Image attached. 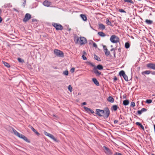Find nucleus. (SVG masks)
Listing matches in <instances>:
<instances>
[{
    "label": "nucleus",
    "mask_w": 155,
    "mask_h": 155,
    "mask_svg": "<svg viewBox=\"0 0 155 155\" xmlns=\"http://www.w3.org/2000/svg\"><path fill=\"white\" fill-rule=\"evenodd\" d=\"M146 23L148 25H150L153 23V21L151 20L146 19L145 21Z\"/></svg>",
    "instance_id": "obj_25"
},
{
    "label": "nucleus",
    "mask_w": 155,
    "mask_h": 155,
    "mask_svg": "<svg viewBox=\"0 0 155 155\" xmlns=\"http://www.w3.org/2000/svg\"><path fill=\"white\" fill-rule=\"evenodd\" d=\"M35 19H32V21H35Z\"/></svg>",
    "instance_id": "obj_57"
},
{
    "label": "nucleus",
    "mask_w": 155,
    "mask_h": 155,
    "mask_svg": "<svg viewBox=\"0 0 155 155\" xmlns=\"http://www.w3.org/2000/svg\"><path fill=\"white\" fill-rule=\"evenodd\" d=\"M104 149L105 153L107 155H111L112 154V152L108 148L105 146H104Z\"/></svg>",
    "instance_id": "obj_7"
},
{
    "label": "nucleus",
    "mask_w": 155,
    "mask_h": 155,
    "mask_svg": "<svg viewBox=\"0 0 155 155\" xmlns=\"http://www.w3.org/2000/svg\"><path fill=\"white\" fill-rule=\"evenodd\" d=\"M3 63L5 66L7 67V68H9L10 67V65L8 63L5 61H3Z\"/></svg>",
    "instance_id": "obj_27"
},
{
    "label": "nucleus",
    "mask_w": 155,
    "mask_h": 155,
    "mask_svg": "<svg viewBox=\"0 0 155 155\" xmlns=\"http://www.w3.org/2000/svg\"><path fill=\"white\" fill-rule=\"evenodd\" d=\"M152 102V100L151 99L147 100L146 101V102L148 104L151 103Z\"/></svg>",
    "instance_id": "obj_34"
},
{
    "label": "nucleus",
    "mask_w": 155,
    "mask_h": 155,
    "mask_svg": "<svg viewBox=\"0 0 155 155\" xmlns=\"http://www.w3.org/2000/svg\"><path fill=\"white\" fill-rule=\"evenodd\" d=\"M94 58L95 59L97 60L98 61H100V58H99L97 55H94Z\"/></svg>",
    "instance_id": "obj_33"
},
{
    "label": "nucleus",
    "mask_w": 155,
    "mask_h": 155,
    "mask_svg": "<svg viewBox=\"0 0 155 155\" xmlns=\"http://www.w3.org/2000/svg\"><path fill=\"white\" fill-rule=\"evenodd\" d=\"M104 51L105 53V54L106 56H108L110 54V52L107 49V48H106V46H104Z\"/></svg>",
    "instance_id": "obj_14"
},
{
    "label": "nucleus",
    "mask_w": 155,
    "mask_h": 155,
    "mask_svg": "<svg viewBox=\"0 0 155 155\" xmlns=\"http://www.w3.org/2000/svg\"><path fill=\"white\" fill-rule=\"evenodd\" d=\"M142 113V111H141V110H138L137 111V113L139 115L141 114Z\"/></svg>",
    "instance_id": "obj_46"
},
{
    "label": "nucleus",
    "mask_w": 155,
    "mask_h": 155,
    "mask_svg": "<svg viewBox=\"0 0 155 155\" xmlns=\"http://www.w3.org/2000/svg\"><path fill=\"white\" fill-rule=\"evenodd\" d=\"M98 34L101 37H104L106 36V34L104 33L102 31L99 32L98 33Z\"/></svg>",
    "instance_id": "obj_18"
},
{
    "label": "nucleus",
    "mask_w": 155,
    "mask_h": 155,
    "mask_svg": "<svg viewBox=\"0 0 155 155\" xmlns=\"http://www.w3.org/2000/svg\"><path fill=\"white\" fill-rule=\"evenodd\" d=\"M125 74L124 71H121L119 72V75L120 76H122L123 77Z\"/></svg>",
    "instance_id": "obj_28"
},
{
    "label": "nucleus",
    "mask_w": 155,
    "mask_h": 155,
    "mask_svg": "<svg viewBox=\"0 0 155 155\" xmlns=\"http://www.w3.org/2000/svg\"><path fill=\"white\" fill-rule=\"evenodd\" d=\"M153 96H155V95L154 94H153Z\"/></svg>",
    "instance_id": "obj_62"
},
{
    "label": "nucleus",
    "mask_w": 155,
    "mask_h": 155,
    "mask_svg": "<svg viewBox=\"0 0 155 155\" xmlns=\"http://www.w3.org/2000/svg\"><path fill=\"white\" fill-rule=\"evenodd\" d=\"M86 104V103L85 102H84L82 103L83 105H85Z\"/></svg>",
    "instance_id": "obj_54"
},
{
    "label": "nucleus",
    "mask_w": 155,
    "mask_h": 155,
    "mask_svg": "<svg viewBox=\"0 0 155 155\" xmlns=\"http://www.w3.org/2000/svg\"><path fill=\"white\" fill-rule=\"evenodd\" d=\"M107 100L108 101L111 103H113L114 101V99L111 96H109Z\"/></svg>",
    "instance_id": "obj_17"
},
{
    "label": "nucleus",
    "mask_w": 155,
    "mask_h": 155,
    "mask_svg": "<svg viewBox=\"0 0 155 155\" xmlns=\"http://www.w3.org/2000/svg\"><path fill=\"white\" fill-rule=\"evenodd\" d=\"M68 89L71 92L72 91V88L71 85H69L68 87Z\"/></svg>",
    "instance_id": "obj_32"
},
{
    "label": "nucleus",
    "mask_w": 155,
    "mask_h": 155,
    "mask_svg": "<svg viewBox=\"0 0 155 155\" xmlns=\"http://www.w3.org/2000/svg\"><path fill=\"white\" fill-rule=\"evenodd\" d=\"M92 80L94 84L97 86H98L99 85V83L96 78H93L92 79Z\"/></svg>",
    "instance_id": "obj_15"
},
{
    "label": "nucleus",
    "mask_w": 155,
    "mask_h": 155,
    "mask_svg": "<svg viewBox=\"0 0 155 155\" xmlns=\"http://www.w3.org/2000/svg\"><path fill=\"white\" fill-rule=\"evenodd\" d=\"M80 16L82 19L84 21H86L87 19V17L84 15L81 14L80 15Z\"/></svg>",
    "instance_id": "obj_19"
},
{
    "label": "nucleus",
    "mask_w": 155,
    "mask_h": 155,
    "mask_svg": "<svg viewBox=\"0 0 155 155\" xmlns=\"http://www.w3.org/2000/svg\"><path fill=\"white\" fill-rule=\"evenodd\" d=\"M129 102L128 100H126L123 101V104L125 106L128 105L129 104Z\"/></svg>",
    "instance_id": "obj_23"
},
{
    "label": "nucleus",
    "mask_w": 155,
    "mask_h": 155,
    "mask_svg": "<svg viewBox=\"0 0 155 155\" xmlns=\"http://www.w3.org/2000/svg\"><path fill=\"white\" fill-rule=\"evenodd\" d=\"M118 122V120H115L114 121V123L115 124H116Z\"/></svg>",
    "instance_id": "obj_51"
},
{
    "label": "nucleus",
    "mask_w": 155,
    "mask_h": 155,
    "mask_svg": "<svg viewBox=\"0 0 155 155\" xmlns=\"http://www.w3.org/2000/svg\"><path fill=\"white\" fill-rule=\"evenodd\" d=\"M114 81H116L117 80V78L116 76H115L114 78Z\"/></svg>",
    "instance_id": "obj_50"
},
{
    "label": "nucleus",
    "mask_w": 155,
    "mask_h": 155,
    "mask_svg": "<svg viewBox=\"0 0 155 155\" xmlns=\"http://www.w3.org/2000/svg\"><path fill=\"white\" fill-rule=\"evenodd\" d=\"M88 63L89 65L91 66L92 67H95L93 63L91 62H89Z\"/></svg>",
    "instance_id": "obj_43"
},
{
    "label": "nucleus",
    "mask_w": 155,
    "mask_h": 155,
    "mask_svg": "<svg viewBox=\"0 0 155 155\" xmlns=\"http://www.w3.org/2000/svg\"><path fill=\"white\" fill-rule=\"evenodd\" d=\"M84 107V108L85 109V110L87 112V111H88V110H89V108H88L86 107Z\"/></svg>",
    "instance_id": "obj_41"
},
{
    "label": "nucleus",
    "mask_w": 155,
    "mask_h": 155,
    "mask_svg": "<svg viewBox=\"0 0 155 155\" xmlns=\"http://www.w3.org/2000/svg\"><path fill=\"white\" fill-rule=\"evenodd\" d=\"M119 11L121 12L126 13V12L123 9H121L119 10Z\"/></svg>",
    "instance_id": "obj_40"
},
{
    "label": "nucleus",
    "mask_w": 155,
    "mask_h": 155,
    "mask_svg": "<svg viewBox=\"0 0 155 155\" xmlns=\"http://www.w3.org/2000/svg\"><path fill=\"white\" fill-rule=\"evenodd\" d=\"M114 57H115L116 56H115V51H114Z\"/></svg>",
    "instance_id": "obj_55"
},
{
    "label": "nucleus",
    "mask_w": 155,
    "mask_h": 155,
    "mask_svg": "<svg viewBox=\"0 0 155 155\" xmlns=\"http://www.w3.org/2000/svg\"><path fill=\"white\" fill-rule=\"evenodd\" d=\"M135 103L134 102H132L131 104V106L132 107H134L135 106Z\"/></svg>",
    "instance_id": "obj_37"
},
{
    "label": "nucleus",
    "mask_w": 155,
    "mask_h": 155,
    "mask_svg": "<svg viewBox=\"0 0 155 155\" xmlns=\"http://www.w3.org/2000/svg\"><path fill=\"white\" fill-rule=\"evenodd\" d=\"M93 46L95 48H97V45L96 43L95 42H93Z\"/></svg>",
    "instance_id": "obj_42"
},
{
    "label": "nucleus",
    "mask_w": 155,
    "mask_h": 155,
    "mask_svg": "<svg viewBox=\"0 0 155 155\" xmlns=\"http://www.w3.org/2000/svg\"><path fill=\"white\" fill-rule=\"evenodd\" d=\"M90 110V108H89V110H88V111H87V112H89V111H90L89 110Z\"/></svg>",
    "instance_id": "obj_58"
},
{
    "label": "nucleus",
    "mask_w": 155,
    "mask_h": 155,
    "mask_svg": "<svg viewBox=\"0 0 155 155\" xmlns=\"http://www.w3.org/2000/svg\"><path fill=\"white\" fill-rule=\"evenodd\" d=\"M151 72H152L150 71L147 70L142 72V74L143 75H144V74H149Z\"/></svg>",
    "instance_id": "obj_21"
},
{
    "label": "nucleus",
    "mask_w": 155,
    "mask_h": 155,
    "mask_svg": "<svg viewBox=\"0 0 155 155\" xmlns=\"http://www.w3.org/2000/svg\"><path fill=\"white\" fill-rule=\"evenodd\" d=\"M84 54H86V53L85 52H84Z\"/></svg>",
    "instance_id": "obj_60"
},
{
    "label": "nucleus",
    "mask_w": 155,
    "mask_h": 155,
    "mask_svg": "<svg viewBox=\"0 0 155 155\" xmlns=\"http://www.w3.org/2000/svg\"><path fill=\"white\" fill-rule=\"evenodd\" d=\"M89 111V112H90L92 114H93L94 113V111L90 109V110Z\"/></svg>",
    "instance_id": "obj_47"
},
{
    "label": "nucleus",
    "mask_w": 155,
    "mask_h": 155,
    "mask_svg": "<svg viewBox=\"0 0 155 155\" xmlns=\"http://www.w3.org/2000/svg\"><path fill=\"white\" fill-rule=\"evenodd\" d=\"M34 132L35 133L38 135H40L39 133L36 130V131H35Z\"/></svg>",
    "instance_id": "obj_48"
},
{
    "label": "nucleus",
    "mask_w": 155,
    "mask_h": 155,
    "mask_svg": "<svg viewBox=\"0 0 155 155\" xmlns=\"http://www.w3.org/2000/svg\"><path fill=\"white\" fill-rule=\"evenodd\" d=\"M44 134L45 135L48 136V137H50V138H51L54 141H57L56 139L54 137V136L53 135H52L51 134L47 132L46 131H45L44 132Z\"/></svg>",
    "instance_id": "obj_9"
},
{
    "label": "nucleus",
    "mask_w": 155,
    "mask_h": 155,
    "mask_svg": "<svg viewBox=\"0 0 155 155\" xmlns=\"http://www.w3.org/2000/svg\"><path fill=\"white\" fill-rule=\"evenodd\" d=\"M152 74H155V71H153V72L152 73Z\"/></svg>",
    "instance_id": "obj_56"
},
{
    "label": "nucleus",
    "mask_w": 155,
    "mask_h": 155,
    "mask_svg": "<svg viewBox=\"0 0 155 155\" xmlns=\"http://www.w3.org/2000/svg\"><path fill=\"white\" fill-rule=\"evenodd\" d=\"M29 127H30L31 129L34 132L36 131V130L32 126H31L30 125L29 126Z\"/></svg>",
    "instance_id": "obj_36"
},
{
    "label": "nucleus",
    "mask_w": 155,
    "mask_h": 155,
    "mask_svg": "<svg viewBox=\"0 0 155 155\" xmlns=\"http://www.w3.org/2000/svg\"><path fill=\"white\" fill-rule=\"evenodd\" d=\"M96 114L100 116H103V115L104 113V111L103 110H101L100 109L96 110Z\"/></svg>",
    "instance_id": "obj_11"
},
{
    "label": "nucleus",
    "mask_w": 155,
    "mask_h": 155,
    "mask_svg": "<svg viewBox=\"0 0 155 155\" xmlns=\"http://www.w3.org/2000/svg\"><path fill=\"white\" fill-rule=\"evenodd\" d=\"M52 25L57 30H62L63 29V27L59 24L54 22L52 23Z\"/></svg>",
    "instance_id": "obj_5"
},
{
    "label": "nucleus",
    "mask_w": 155,
    "mask_h": 155,
    "mask_svg": "<svg viewBox=\"0 0 155 155\" xmlns=\"http://www.w3.org/2000/svg\"><path fill=\"white\" fill-rule=\"evenodd\" d=\"M112 109L114 111H116L118 107L116 105H114L112 106Z\"/></svg>",
    "instance_id": "obj_26"
},
{
    "label": "nucleus",
    "mask_w": 155,
    "mask_h": 155,
    "mask_svg": "<svg viewBox=\"0 0 155 155\" xmlns=\"http://www.w3.org/2000/svg\"><path fill=\"white\" fill-rule=\"evenodd\" d=\"M136 124L138 125V126H140V127L143 130H144V127H143V125L140 123V122H136Z\"/></svg>",
    "instance_id": "obj_20"
},
{
    "label": "nucleus",
    "mask_w": 155,
    "mask_h": 155,
    "mask_svg": "<svg viewBox=\"0 0 155 155\" xmlns=\"http://www.w3.org/2000/svg\"><path fill=\"white\" fill-rule=\"evenodd\" d=\"M111 51H113L114 50V49L113 48H112L111 49Z\"/></svg>",
    "instance_id": "obj_59"
},
{
    "label": "nucleus",
    "mask_w": 155,
    "mask_h": 155,
    "mask_svg": "<svg viewBox=\"0 0 155 155\" xmlns=\"http://www.w3.org/2000/svg\"><path fill=\"white\" fill-rule=\"evenodd\" d=\"M147 66L148 68L155 70V64L151 63H149L147 64Z\"/></svg>",
    "instance_id": "obj_12"
},
{
    "label": "nucleus",
    "mask_w": 155,
    "mask_h": 155,
    "mask_svg": "<svg viewBox=\"0 0 155 155\" xmlns=\"http://www.w3.org/2000/svg\"><path fill=\"white\" fill-rule=\"evenodd\" d=\"M34 132L35 133L38 135H40L39 133L36 130V131H35Z\"/></svg>",
    "instance_id": "obj_49"
},
{
    "label": "nucleus",
    "mask_w": 155,
    "mask_h": 155,
    "mask_svg": "<svg viewBox=\"0 0 155 155\" xmlns=\"http://www.w3.org/2000/svg\"><path fill=\"white\" fill-rule=\"evenodd\" d=\"M77 43H80L81 45L84 44L87 42L86 38L84 37L78 38L77 39Z\"/></svg>",
    "instance_id": "obj_2"
},
{
    "label": "nucleus",
    "mask_w": 155,
    "mask_h": 155,
    "mask_svg": "<svg viewBox=\"0 0 155 155\" xmlns=\"http://www.w3.org/2000/svg\"><path fill=\"white\" fill-rule=\"evenodd\" d=\"M104 111V113L103 114V116L104 118H107L110 115V110L108 108H106Z\"/></svg>",
    "instance_id": "obj_6"
},
{
    "label": "nucleus",
    "mask_w": 155,
    "mask_h": 155,
    "mask_svg": "<svg viewBox=\"0 0 155 155\" xmlns=\"http://www.w3.org/2000/svg\"><path fill=\"white\" fill-rule=\"evenodd\" d=\"M75 70V68H72L71 69L70 71L71 73H73Z\"/></svg>",
    "instance_id": "obj_39"
},
{
    "label": "nucleus",
    "mask_w": 155,
    "mask_h": 155,
    "mask_svg": "<svg viewBox=\"0 0 155 155\" xmlns=\"http://www.w3.org/2000/svg\"><path fill=\"white\" fill-rule=\"evenodd\" d=\"M124 1L125 2L129 3L131 4L134 3L133 2L132 0H124Z\"/></svg>",
    "instance_id": "obj_29"
},
{
    "label": "nucleus",
    "mask_w": 155,
    "mask_h": 155,
    "mask_svg": "<svg viewBox=\"0 0 155 155\" xmlns=\"http://www.w3.org/2000/svg\"><path fill=\"white\" fill-rule=\"evenodd\" d=\"M130 45L128 42H126L125 44V47L126 48H128L130 47Z\"/></svg>",
    "instance_id": "obj_30"
},
{
    "label": "nucleus",
    "mask_w": 155,
    "mask_h": 155,
    "mask_svg": "<svg viewBox=\"0 0 155 155\" xmlns=\"http://www.w3.org/2000/svg\"><path fill=\"white\" fill-rule=\"evenodd\" d=\"M110 40L113 43H117L119 42V39L117 36L113 35L111 36Z\"/></svg>",
    "instance_id": "obj_3"
},
{
    "label": "nucleus",
    "mask_w": 155,
    "mask_h": 155,
    "mask_svg": "<svg viewBox=\"0 0 155 155\" xmlns=\"http://www.w3.org/2000/svg\"><path fill=\"white\" fill-rule=\"evenodd\" d=\"M93 71L94 73L96 74V75L97 76H99L101 74V72L97 70V69L96 67H94V68L93 69Z\"/></svg>",
    "instance_id": "obj_13"
},
{
    "label": "nucleus",
    "mask_w": 155,
    "mask_h": 155,
    "mask_svg": "<svg viewBox=\"0 0 155 155\" xmlns=\"http://www.w3.org/2000/svg\"><path fill=\"white\" fill-rule=\"evenodd\" d=\"M12 130L13 132L14 133L15 135L17 136L18 137L21 138L23 139L26 141L28 142V140L27 138L24 135H22L21 134H20L13 128H12Z\"/></svg>",
    "instance_id": "obj_1"
},
{
    "label": "nucleus",
    "mask_w": 155,
    "mask_h": 155,
    "mask_svg": "<svg viewBox=\"0 0 155 155\" xmlns=\"http://www.w3.org/2000/svg\"><path fill=\"white\" fill-rule=\"evenodd\" d=\"M63 74L66 75H68V71H65L63 72Z\"/></svg>",
    "instance_id": "obj_35"
},
{
    "label": "nucleus",
    "mask_w": 155,
    "mask_h": 155,
    "mask_svg": "<svg viewBox=\"0 0 155 155\" xmlns=\"http://www.w3.org/2000/svg\"><path fill=\"white\" fill-rule=\"evenodd\" d=\"M96 68L97 69H98L99 70H102L103 69V66L100 64L97 65Z\"/></svg>",
    "instance_id": "obj_22"
},
{
    "label": "nucleus",
    "mask_w": 155,
    "mask_h": 155,
    "mask_svg": "<svg viewBox=\"0 0 155 155\" xmlns=\"http://www.w3.org/2000/svg\"><path fill=\"white\" fill-rule=\"evenodd\" d=\"M31 18V15L29 13L26 14L24 18L23 19V21L25 22L28 21Z\"/></svg>",
    "instance_id": "obj_8"
},
{
    "label": "nucleus",
    "mask_w": 155,
    "mask_h": 155,
    "mask_svg": "<svg viewBox=\"0 0 155 155\" xmlns=\"http://www.w3.org/2000/svg\"><path fill=\"white\" fill-rule=\"evenodd\" d=\"M151 155H155L153 154H152Z\"/></svg>",
    "instance_id": "obj_61"
},
{
    "label": "nucleus",
    "mask_w": 155,
    "mask_h": 155,
    "mask_svg": "<svg viewBox=\"0 0 155 155\" xmlns=\"http://www.w3.org/2000/svg\"><path fill=\"white\" fill-rule=\"evenodd\" d=\"M2 21V18L0 16V23Z\"/></svg>",
    "instance_id": "obj_53"
},
{
    "label": "nucleus",
    "mask_w": 155,
    "mask_h": 155,
    "mask_svg": "<svg viewBox=\"0 0 155 155\" xmlns=\"http://www.w3.org/2000/svg\"><path fill=\"white\" fill-rule=\"evenodd\" d=\"M43 4L45 6L49 7L51 5L52 2L50 1L46 0L43 2Z\"/></svg>",
    "instance_id": "obj_10"
},
{
    "label": "nucleus",
    "mask_w": 155,
    "mask_h": 155,
    "mask_svg": "<svg viewBox=\"0 0 155 155\" xmlns=\"http://www.w3.org/2000/svg\"><path fill=\"white\" fill-rule=\"evenodd\" d=\"M99 28L102 30H104L105 28V27L104 25L101 23L99 24Z\"/></svg>",
    "instance_id": "obj_16"
},
{
    "label": "nucleus",
    "mask_w": 155,
    "mask_h": 155,
    "mask_svg": "<svg viewBox=\"0 0 155 155\" xmlns=\"http://www.w3.org/2000/svg\"><path fill=\"white\" fill-rule=\"evenodd\" d=\"M82 57L83 60H86L87 59V58L84 55H83Z\"/></svg>",
    "instance_id": "obj_44"
},
{
    "label": "nucleus",
    "mask_w": 155,
    "mask_h": 155,
    "mask_svg": "<svg viewBox=\"0 0 155 155\" xmlns=\"http://www.w3.org/2000/svg\"><path fill=\"white\" fill-rule=\"evenodd\" d=\"M147 109L146 108H143L141 110V111L142 112L146 111H147Z\"/></svg>",
    "instance_id": "obj_38"
},
{
    "label": "nucleus",
    "mask_w": 155,
    "mask_h": 155,
    "mask_svg": "<svg viewBox=\"0 0 155 155\" xmlns=\"http://www.w3.org/2000/svg\"><path fill=\"white\" fill-rule=\"evenodd\" d=\"M114 155H123L122 154L119 153H117L116 152L114 154Z\"/></svg>",
    "instance_id": "obj_45"
},
{
    "label": "nucleus",
    "mask_w": 155,
    "mask_h": 155,
    "mask_svg": "<svg viewBox=\"0 0 155 155\" xmlns=\"http://www.w3.org/2000/svg\"><path fill=\"white\" fill-rule=\"evenodd\" d=\"M123 77L126 81H128V77L126 74Z\"/></svg>",
    "instance_id": "obj_31"
},
{
    "label": "nucleus",
    "mask_w": 155,
    "mask_h": 155,
    "mask_svg": "<svg viewBox=\"0 0 155 155\" xmlns=\"http://www.w3.org/2000/svg\"><path fill=\"white\" fill-rule=\"evenodd\" d=\"M21 58H18V60L19 62H21Z\"/></svg>",
    "instance_id": "obj_52"
},
{
    "label": "nucleus",
    "mask_w": 155,
    "mask_h": 155,
    "mask_svg": "<svg viewBox=\"0 0 155 155\" xmlns=\"http://www.w3.org/2000/svg\"><path fill=\"white\" fill-rule=\"evenodd\" d=\"M106 23L108 25L112 26V24L111 21H110L108 18L106 19Z\"/></svg>",
    "instance_id": "obj_24"
},
{
    "label": "nucleus",
    "mask_w": 155,
    "mask_h": 155,
    "mask_svg": "<svg viewBox=\"0 0 155 155\" xmlns=\"http://www.w3.org/2000/svg\"><path fill=\"white\" fill-rule=\"evenodd\" d=\"M54 54L57 56L60 57H63L64 56L63 52L58 49H55L54 50Z\"/></svg>",
    "instance_id": "obj_4"
}]
</instances>
